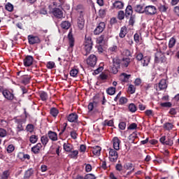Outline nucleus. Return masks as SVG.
Returning <instances> with one entry per match:
<instances>
[{
  "label": "nucleus",
  "instance_id": "nucleus-46",
  "mask_svg": "<svg viewBox=\"0 0 179 179\" xmlns=\"http://www.w3.org/2000/svg\"><path fill=\"white\" fill-rule=\"evenodd\" d=\"M6 10H8V12H12V10H13V5H12V3H8L6 5Z\"/></svg>",
  "mask_w": 179,
  "mask_h": 179
},
{
  "label": "nucleus",
  "instance_id": "nucleus-1",
  "mask_svg": "<svg viewBox=\"0 0 179 179\" xmlns=\"http://www.w3.org/2000/svg\"><path fill=\"white\" fill-rule=\"evenodd\" d=\"M92 48H93V41H92V38L90 36H87V35H85L84 50L86 52V54H85V55H87V54H90V52L92 51Z\"/></svg>",
  "mask_w": 179,
  "mask_h": 179
},
{
  "label": "nucleus",
  "instance_id": "nucleus-52",
  "mask_svg": "<svg viewBox=\"0 0 179 179\" xmlns=\"http://www.w3.org/2000/svg\"><path fill=\"white\" fill-rule=\"evenodd\" d=\"M13 150H15V146H13V145H10L8 146V148H7L8 153H12V152H13Z\"/></svg>",
  "mask_w": 179,
  "mask_h": 179
},
{
  "label": "nucleus",
  "instance_id": "nucleus-2",
  "mask_svg": "<svg viewBox=\"0 0 179 179\" xmlns=\"http://www.w3.org/2000/svg\"><path fill=\"white\" fill-rule=\"evenodd\" d=\"M78 18V27L80 30H83L85 27V19L83 18V9L77 10Z\"/></svg>",
  "mask_w": 179,
  "mask_h": 179
},
{
  "label": "nucleus",
  "instance_id": "nucleus-45",
  "mask_svg": "<svg viewBox=\"0 0 179 179\" xmlns=\"http://www.w3.org/2000/svg\"><path fill=\"white\" fill-rule=\"evenodd\" d=\"M48 69H52L55 68V63L54 62H49L46 64Z\"/></svg>",
  "mask_w": 179,
  "mask_h": 179
},
{
  "label": "nucleus",
  "instance_id": "nucleus-22",
  "mask_svg": "<svg viewBox=\"0 0 179 179\" xmlns=\"http://www.w3.org/2000/svg\"><path fill=\"white\" fill-rule=\"evenodd\" d=\"M113 7L115 9H122L124 8V2L120 1H116L113 3Z\"/></svg>",
  "mask_w": 179,
  "mask_h": 179
},
{
  "label": "nucleus",
  "instance_id": "nucleus-36",
  "mask_svg": "<svg viewBox=\"0 0 179 179\" xmlns=\"http://www.w3.org/2000/svg\"><path fill=\"white\" fill-rule=\"evenodd\" d=\"M38 141V137L36 135H31L29 138V142L31 143H36Z\"/></svg>",
  "mask_w": 179,
  "mask_h": 179
},
{
  "label": "nucleus",
  "instance_id": "nucleus-60",
  "mask_svg": "<svg viewBox=\"0 0 179 179\" xmlns=\"http://www.w3.org/2000/svg\"><path fill=\"white\" fill-rule=\"evenodd\" d=\"M105 125H108V127H113V125H114V122H113V120H106L105 121Z\"/></svg>",
  "mask_w": 179,
  "mask_h": 179
},
{
  "label": "nucleus",
  "instance_id": "nucleus-29",
  "mask_svg": "<svg viewBox=\"0 0 179 179\" xmlns=\"http://www.w3.org/2000/svg\"><path fill=\"white\" fill-rule=\"evenodd\" d=\"M119 36L121 38H124L127 36V27H122L121 28Z\"/></svg>",
  "mask_w": 179,
  "mask_h": 179
},
{
  "label": "nucleus",
  "instance_id": "nucleus-12",
  "mask_svg": "<svg viewBox=\"0 0 179 179\" xmlns=\"http://www.w3.org/2000/svg\"><path fill=\"white\" fill-rule=\"evenodd\" d=\"M33 61H34L33 56L31 55L27 56L24 59V66H31V65H33Z\"/></svg>",
  "mask_w": 179,
  "mask_h": 179
},
{
  "label": "nucleus",
  "instance_id": "nucleus-47",
  "mask_svg": "<svg viewBox=\"0 0 179 179\" xmlns=\"http://www.w3.org/2000/svg\"><path fill=\"white\" fill-rule=\"evenodd\" d=\"M6 135H7L6 130H5V129L0 128V137L5 138Z\"/></svg>",
  "mask_w": 179,
  "mask_h": 179
},
{
  "label": "nucleus",
  "instance_id": "nucleus-19",
  "mask_svg": "<svg viewBox=\"0 0 179 179\" xmlns=\"http://www.w3.org/2000/svg\"><path fill=\"white\" fill-rule=\"evenodd\" d=\"M48 136L51 139V141H55L58 140V136L55 131H49L48 133Z\"/></svg>",
  "mask_w": 179,
  "mask_h": 179
},
{
  "label": "nucleus",
  "instance_id": "nucleus-56",
  "mask_svg": "<svg viewBox=\"0 0 179 179\" xmlns=\"http://www.w3.org/2000/svg\"><path fill=\"white\" fill-rule=\"evenodd\" d=\"M136 128H138V124L132 123L129 126L128 129H136Z\"/></svg>",
  "mask_w": 179,
  "mask_h": 179
},
{
  "label": "nucleus",
  "instance_id": "nucleus-30",
  "mask_svg": "<svg viewBox=\"0 0 179 179\" xmlns=\"http://www.w3.org/2000/svg\"><path fill=\"white\" fill-rule=\"evenodd\" d=\"M17 132H20V131H23L24 129L23 127V124H22V120H17Z\"/></svg>",
  "mask_w": 179,
  "mask_h": 179
},
{
  "label": "nucleus",
  "instance_id": "nucleus-6",
  "mask_svg": "<svg viewBox=\"0 0 179 179\" xmlns=\"http://www.w3.org/2000/svg\"><path fill=\"white\" fill-rule=\"evenodd\" d=\"M116 150L110 149L109 150V159L110 162H117L118 159V152L115 151Z\"/></svg>",
  "mask_w": 179,
  "mask_h": 179
},
{
  "label": "nucleus",
  "instance_id": "nucleus-7",
  "mask_svg": "<svg viewBox=\"0 0 179 179\" xmlns=\"http://www.w3.org/2000/svg\"><path fill=\"white\" fill-rule=\"evenodd\" d=\"M104 29H106V24L104 22H100L94 29V34L99 35L100 33H103Z\"/></svg>",
  "mask_w": 179,
  "mask_h": 179
},
{
  "label": "nucleus",
  "instance_id": "nucleus-43",
  "mask_svg": "<svg viewBox=\"0 0 179 179\" xmlns=\"http://www.w3.org/2000/svg\"><path fill=\"white\" fill-rule=\"evenodd\" d=\"M42 144L45 146L48 143V137L47 136H43L41 138Z\"/></svg>",
  "mask_w": 179,
  "mask_h": 179
},
{
  "label": "nucleus",
  "instance_id": "nucleus-54",
  "mask_svg": "<svg viewBox=\"0 0 179 179\" xmlns=\"http://www.w3.org/2000/svg\"><path fill=\"white\" fill-rule=\"evenodd\" d=\"M70 135L72 139H76L78 138V134H76V131H71Z\"/></svg>",
  "mask_w": 179,
  "mask_h": 179
},
{
  "label": "nucleus",
  "instance_id": "nucleus-20",
  "mask_svg": "<svg viewBox=\"0 0 179 179\" xmlns=\"http://www.w3.org/2000/svg\"><path fill=\"white\" fill-rule=\"evenodd\" d=\"M167 88V83L166 82V80L162 79L159 83L158 89L159 90H164V89Z\"/></svg>",
  "mask_w": 179,
  "mask_h": 179
},
{
  "label": "nucleus",
  "instance_id": "nucleus-34",
  "mask_svg": "<svg viewBox=\"0 0 179 179\" xmlns=\"http://www.w3.org/2000/svg\"><path fill=\"white\" fill-rule=\"evenodd\" d=\"M106 93H108L110 96H113V94H115V87H110L106 90Z\"/></svg>",
  "mask_w": 179,
  "mask_h": 179
},
{
  "label": "nucleus",
  "instance_id": "nucleus-61",
  "mask_svg": "<svg viewBox=\"0 0 179 179\" xmlns=\"http://www.w3.org/2000/svg\"><path fill=\"white\" fill-rule=\"evenodd\" d=\"M162 107H171V103L170 102H164V103H161Z\"/></svg>",
  "mask_w": 179,
  "mask_h": 179
},
{
  "label": "nucleus",
  "instance_id": "nucleus-11",
  "mask_svg": "<svg viewBox=\"0 0 179 179\" xmlns=\"http://www.w3.org/2000/svg\"><path fill=\"white\" fill-rule=\"evenodd\" d=\"M52 13L55 17H57V19H62V17H64V13L59 8H53Z\"/></svg>",
  "mask_w": 179,
  "mask_h": 179
},
{
  "label": "nucleus",
  "instance_id": "nucleus-63",
  "mask_svg": "<svg viewBox=\"0 0 179 179\" xmlns=\"http://www.w3.org/2000/svg\"><path fill=\"white\" fill-rule=\"evenodd\" d=\"M115 169L117 171H122V165H121V164H117L115 166Z\"/></svg>",
  "mask_w": 179,
  "mask_h": 179
},
{
  "label": "nucleus",
  "instance_id": "nucleus-42",
  "mask_svg": "<svg viewBox=\"0 0 179 179\" xmlns=\"http://www.w3.org/2000/svg\"><path fill=\"white\" fill-rule=\"evenodd\" d=\"M129 110L130 113H135L136 111V106L134 103H130L129 105Z\"/></svg>",
  "mask_w": 179,
  "mask_h": 179
},
{
  "label": "nucleus",
  "instance_id": "nucleus-17",
  "mask_svg": "<svg viewBox=\"0 0 179 179\" xmlns=\"http://www.w3.org/2000/svg\"><path fill=\"white\" fill-rule=\"evenodd\" d=\"M78 116L76 113H71L69 115L67 120L69 122H77Z\"/></svg>",
  "mask_w": 179,
  "mask_h": 179
},
{
  "label": "nucleus",
  "instance_id": "nucleus-40",
  "mask_svg": "<svg viewBox=\"0 0 179 179\" xmlns=\"http://www.w3.org/2000/svg\"><path fill=\"white\" fill-rule=\"evenodd\" d=\"M124 17H125V13H124V11L122 10H120L117 14V19H119V20H124Z\"/></svg>",
  "mask_w": 179,
  "mask_h": 179
},
{
  "label": "nucleus",
  "instance_id": "nucleus-57",
  "mask_svg": "<svg viewBox=\"0 0 179 179\" xmlns=\"http://www.w3.org/2000/svg\"><path fill=\"white\" fill-rule=\"evenodd\" d=\"M136 58L137 61H142L143 59V55L142 53H138Z\"/></svg>",
  "mask_w": 179,
  "mask_h": 179
},
{
  "label": "nucleus",
  "instance_id": "nucleus-35",
  "mask_svg": "<svg viewBox=\"0 0 179 179\" xmlns=\"http://www.w3.org/2000/svg\"><path fill=\"white\" fill-rule=\"evenodd\" d=\"M78 155H79V151L78 150L71 151V153L69 155V157H71V159H75V157H76Z\"/></svg>",
  "mask_w": 179,
  "mask_h": 179
},
{
  "label": "nucleus",
  "instance_id": "nucleus-27",
  "mask_svg": "<svg viewBox=\"0 0 179 179\" xmlns=\"http://www.w3.org/2000/svg\"><path fill=\"white\" fill-rule=\"evenodd\" d=\"M9 176H10V172L8 170L4 171L0 176V179H8L9 178Z\"/></svg>",
  "mask_w": 179,
  "mask_h": 179
},
{
  "label": "nucleus",
  "instance_id": "nucleus-18",
  "mask_svg": "<svg viewBox=\"0 0 179 179\" xmlns=\"http://www.w3.org/2000/svg\"><path fill=\"white\" fill-rule=\"evenodd\" d=\"M133 12L134 11L132 10V6H127L125 10V14H124L126 19H129L130 16H134V15H132Z\"/></svg>",
  "mask_w": 179,
  "mask_h": 179
},
{
  "label": "nucleus",
  "instance_id": "nucleus-23",
  "mask_svg": "<svg viewBox=\"0 0 179 179\" xmlns=\"http://www.w3.org/2000/svg\"><path fill=\"white\" fill-rule=\"evenodd\" d=\"M101 152V148L99 145H95L93 147L92 153L96 156H100Z\"/></svg>",
  "mask_w": 179,
  "mask_h": 179
},
{
  "label": "nucleus",
  "instance_id": "nucleus-62",
  "mask_svg": "<svg viewBox=\"0 0 179 179\" xmlns=\"http://www.w3.org/2000/svg\"><path fill=\"white\" fill-rule=\"evenodd\" d=\"M134 38L136 43H139V40H140L139 34H135Z\"/></svg>",
  "mask_w": 179,
  "mask_h": 179
},
{
  "label": "nucleus",
  "instance_id": "nucleus-4",
  "mask_svg": "<svg viewBox=\"0 0 179 179\" xmlns=\"http://www.w3.org/2000/svg\"><path fill=\"white\" fill-rule=\"evenodd\" d=\"M159 141L162 145H166V146H173L174 143L173 138L170 136L166 138V136H164L160 138Z\"/></svg>",
  "mask_w": 179,
  "mask_h": 179
},
{
  "label": "nucleus",
  "instance_id": "nucleus-50",
  "mask_svg": "<svg viewBox=\"0 0 179 179\" xmlns=\"http://www.w3.org/2000/svg\"><path fill=\"white\" fill-rule=\"evenodd\" d=\"M125 169H127V170H131V171H134V164H132V163H128L126 165Z\"/></svg>",
  "mask_w": 179,
  "mask_h": 179
},
{
  "label": "nucleus",
  "instance_id": "nucleus-64",
  "mask_svg": "<svg viewBox=\"0 0 179 179\" xmlns=\"http://www.w3.org/2000/svg\"><path fill=\"white\" fill-rule=\"evenodd\" d=\"M145 115H148V117L153 115V110H145Z\"/></svg>",
  "mask_w": 179,
  "mask_h": 179
},
{
  "label": "nucleus",
  "instance_id": "nucleus-13",
  "mask_svg": "<svg viewBox=\"0 0 179 179\" xmlns=\"http://www.w3.org/2000/svg\"><path fill=\"white\" fill-rule=\"evenodd\" d=\"M2 94L5 97V99H6L7 100H13V98L15 97L13 93L8 90H3Z\"/></svg>",
  "mask_w": 179,
  "mask_h": 179
},
{
  "label": "nucleus",
  "instance_id": "nucleus-38",
  "mask_svg": "<svg viewBox=\"0 0 179 179\" xmlns=\"http://www.w3.org/2000/svg\"><path fill=\"white\" fill-rule=\"evenodd\" d=\"M176 38H171L169 43V48H173L176 45Z\"/></svg>",
  "mask_w": 179,
  "mask_h": 179
},
{
  "label": "nucleus",
  "instance_id": "nucleus-25",
  "mask_svg": "<svg viewBox=\"0 0 179 179\" xmlns=\"http://www.w3.org/2000/svg\"><path fill=\"white\" fill-rule=\"evenodd\" d=\"M129 78H131L130 74L123 73L120 75V79H122L123 82H128V80H129Z\"/></svg>",
  "mask_w": 179,
  "mask_h": 179
},
{
  "label": "nucleus",
  "instance_id": "nucleus-5",
  "mask_svg": "<svg viewBox=\"0 0 179 179\" xmlns=\"http://www.w3.org/2000/svg\"><path fill=\"white\" fill-rule=\"evenodd\" d=\"M120 68V60L117 59H113V65L111 66V72L115 74L118 72V69Z\"/></svg>",
  "mask_w": 179,
  "mask_h": 179
},
{
  "label": "nucleus",
  "instance_id": "nucleus-8",
  "mask_svg": "<svg viewBox=\"0 0 179 179\" xmlns=\"http://www.w3.org/2000/svg\"><path fill=\"white\" fill-rule=\"evenodd\" d=\"M155 62L157 64L159 62H166V57L160 52L155 53Z\"/></svg>",
  "mask_w": 179,
  "mask_h": 179
},
{
  "label": "nucleus",
  "instance_id": "nucleus-28",
  "mask_svg": "<svg viewBox=\"0 0 179 179\" xmlns=\"http://www.w3.org/2000/svg\"><path fill=\"white\" fill-rule=\"evenodd\" d=\"M22 83L24 85H27L30 82V76H23L21 77Z\"/></svg>",
  "mask_w": 179,
  "mask_h": 179
},
{
  "label": "nucleus",
  "instance_id": "nucleus-21",
  "mask_svg": "<svg viewBox=\"0 0 179 179\" xmlns=\"http://www.w3.org/2000/svg\"><path fill=\"white\" fill-rule=\"evenodd\" d=\"M68 38L69 42V47L70 48H73V45H75V39L73 38V35H72V32L69 33Z\"/></svg>",
  "mask_w": 179,
  "mask_h": 179
},
{
  "label": "nucleus",
  "instance_id": "nucleus-9",
  "mask_svg": "<svg viewBox=\"0 0 179 179\" xmlns=\"http://www.w3.org/2000/svg\"><path fill=\"white\" fill-rule=\"evenodd\" d=\"M107 40H108V35L107 34H104L96 38V43L100 45H103V44L107 42Z\"/></svg>",
  "mask_w": 179,
  "mask_h": 179
},
{
  "label": "nucleus",
  "instance_id": "nucleus-58",
  "mask_svg": "<svg viewBox=\"0 0 179 179\" xmlns=\"http://www.w3.org/2000/svg\"><path fill=\"white\" fill-rule=\"evenodd\" d=\"M34 128V127L33 126V124H28L27 126V131H28V132H33Z\"/></svg>",
  "mask_w": 179,
  "mask_h": 179
},
{
  "label": "nucleus",
  "instance_id": "nucleus-37",
  "mask_svg": "<svg viewBox=\"0 0 179 179\" xmlns=\"http://www.w3.org/2000/svg\"><path fill=\"white\" fill-rule=\"evenodd\" d=\"M40 97L43 101H45V100L48 99V94H47L45 92H42L40 93Z\"/></svg>",
  "mask_w": 179,
  "mask_h": 179
},
{
  "label": "nucleus",
  "instance_id": "nucleus-44",
  "mask_svg": "<svg viewBox=\"0 0 179 179\" xmlns=\"http://www.w3.org/2000/svg\"><path fill=\"white\" fill-rule=\"evenodd\" d=\"M59 113V112L55 108L50 109V114H51V115H52V117H57V115H58Z\"/></svg>",
  "mask_w": 179,
  "mask_h": 179
},
{
  "label": "nucleus",
  "instance_id": "nucleus-53",
  "mask_svg": "<svg viewBox=\"0 0 179 179\" xmlns=\"http://www.w3.org/2000/svg\"><path fill=\"white\" fill-rule=\"evenodd\" d=\"M128 101V99L124 96H122L120 99V104H127V102Z\"/></svg>",
  "mask_w": 179,
  "mask_h": 179
},
{
  "label": "nucleus",
  "instance_id": "nucleus-55",
  "mask_svg": "<svg viewBox=\"0 0 179 179\" xmlns=\"http://www.w3.org/2000/svg\"><path fill=\"white\" fill-rule=\"evenodd\" d=\"M85 179H96V176L92 173H89L85 176Z\"/></svg>",
  "mask_w": 179,
  "mask_h": 179
},
{
  "label": "nucleus",
  "instance_id": "nucleus-51",
  "mask_svg": "<svg viewBox=\"0 0 179 179\" xmlns=\"http://www.w3.org/2000/svg\"><path fill=\"white\" fill-rule=\"evenodd\" d=\"M119 128L120 129H122V131H124L125 128H127V123L122 122L119 124Z\"/></svg>",
  "mask_w": 179,
  "mask_h": 179
},
{
  "label": "nucleus",
  "instance_id": "nucleus-49",
  "mask_svg": "<svg viewBox=\"0 0 179 179\" xmlns=\"http://www.w3.org/2000/svg\"><path fill=\"white\" fill-rule=\"evenodd\" d=\"M135 86H134V85H130L128 87V92L131 93V94H134V93H135Z\"/></svg>",
  "mask_w": 179,
  "mask_h": 179
},
{
  "label": "nucleus",
  "instance_id": "nucleus-10",
  "mask_svg": "<svg viewBox=\"0 0 179 179\" xmlns=\"http://www.w3.org/2000/svg\"><path fill=\"white\" fill-rule=\"evenodd\" d=\"M97 63V57L94 55H91L87 59V64L90 65V66H94Z\"/></svg>",
  "mask_w": 179,
  "mask_h": 179
},
{
  "label": "nucleus",
  "instance_id": "nucleus-39",
  "mask_svg": "<svg viewBox=\"0 0 179 179\" xmlns=\"http://www.w3.org/2000/svg\"><path fill=\"white\" fill-rule=\"evenodd\" d=\"M164 128L166 129V131H171V129H173V124L170 122L165 123L164 124Z\"/></svg>",
  "mask_w": 179,
  "mask_h": 179
},
{
  "label": "nucleus",
  "instance_id": "nucleus-15",
  "mask_svg": "<svg viewBox=\"0 0 179 179\" xmlns=\"http://www.w3.org/2000/svg\"><path fill=\"white\" fill-rule=\"evenodd\" d=\"M113 148L115 150H120V144L121 143V140L118 137H114L113 138Z\"/></svg>",
  "mask_w": 179,
  "mask_h": 179
},
{
  "label": "nucleus",
  "instance_id": "nucleus-3",
  "mask_svg": "<svg viewBox=\"0 0 179 179\" xmlns=\"http://www.w3.org/2000/svg\"><path fill=\"white\" fill-rule=\"evenodd\" d=\"M144 13L150 15H156L157 13V9L155 6H147L144 8Z\"/></svg>",
  "mask_w": 179,
  "mask_h": 179
},
{
  "label": "nucleus",
  "instance_id": "nucleus-26",
  "mask_svg": "<svg viewBox=\"0 0 179 179\" xmlns=\"http://www.w3.org/2000/svg\"><path fill=\"white\" fill-rule=\"evenodd\" d=\"M63 148H64V150H65V152H71V151H72V149H73V147L72 146V145H71L68 143H65L63 145Z\"/></svg>",
  "mask_w": 179,
  "mask_h": 179
},
{
  "label": "nucleus",
  "instance_id": "nucleus-41",
  "mask_svg": "<svg viewBox=\"0 0 179 179\" xmlns=\"http://www.w3.org/2000/svg\"><path fill=\"white\" fill-rule=\"evenodd\" d=\"M78 73H79V71H78V69H73L71 70V71H70V75H71V76H72L73 78H76V76H78Z\"/></svg>",
  "mask_w": 179,
  "mask_h": 179
},
{
  "label": "nucleus",
  "instance_id": "nucleus-24",
  "mask_svg": "<svg viewBox=\"0 0 179 179\" xmlns=\"http://www.w3.org/2000/svg\"><path fill=\"white\" fill-rule=\"evenodd\" d=\"M149 62H150V57L148 56L144 57L141 60V64L143 66H148V65H149Z\"/></svg>",
  "mask_w": 179,
  "mask_h": 179
},
{
  "label": "nucleus",
  "instance_id": "nucleus-16",
  "mask_svg": "<svg viewBox=\"0 0 179 179\" xmlns=\"http://www.w3.org/2000/svg\"><path fill=\"white\" fill-rule=\"evenodd\" d=\"M41 148H43V145H41V143H38L35 146L31 148V152H33L35 155H37L40 153Z\"/></svg>",
  "mask_w": 179,
  "mask_h": 179
},
{
  "label": "nucleus",
  "instance_id": "nucleus-32",
  "mask_svg": "<svg viewBox=\"0 0 179 179\" xmlns=\"http://www.w3.org/2000/svg\"><path fill=\"white\" fill-rule=\"evenodd\" d=\"M135 10L138 13H145V8H143V6H142L141 5H137L135 7Z\"/></svg>",
  "mask_w": 179,
  "mask_h": 179
},
{
  "label": "nucleus",
  "instance_id": "nucleus-14",
  "mask_svg": "<svg viewBox=\"0 0 179 179\" xmlns=\"http://www.w3.org/2000/svg\"><path fill=\"white\" fill-rule=\"evenodd\" d=\"M28 40L29 44H38L40 43V38L38 36H29Z\"/></svg>",
  "mask_w": 179,
  "mask_h": 179
},
{
  "label": "nucleus",
  "instance_id": "nucleus-31",
  "mask_svg": "<svg viewBox=\"0 0 179 179\" xmlns=\"http://www.w3.org/2000/svg\"><path fill=\"white\" fill-rule=\"evenodd\" d=\"M62 29H64L65 30H68L69 27H71V23L68 21L62 22L61 24Z\"/></svg>",
  "mask_w": 179,
  "mask_h": 179
},
{
  "label": "nucleus",
  "instance_id": "nucleus-48",
  "mask_svg": "<svg viewBox=\"0 0 179 179\" xmlns=\"http://www.w3.org/2000/svg\"><path fill=\"white\" fill-rule=\"evenodd\" d=\"M129 24L131 25V26H134V23H135V15H131L129 17Z\"/></svg>",
  "mask_w": 179,
  "mask_h": 179
},
{
  "label": "nucleus",
  "instance_id": "nucleus-59",
  "mask_svg": "<svg viewBox=\"0 0 179 179\" xmlns=\"http://www.w3.org/2000/svg\"><path fill=\"white\" fill-rule=\"evenodd\" d=\"M85 171L87 173H90V171H92V165L89 164H85Z\"/></svg>",
  "mask_w": 179,
  "mask_h": 179
},
{
  "label": "nucleus",
  "instance_id": "nucleus-33",
  "mask_svg": "<svg viewBox=\"0 0 179 179\" xmlns=\"http://www.w3.org/2000/svg\"><path fill=\"white\" fill-rule=\"evenodd\" d=\"M33 172L34 171L32 169H28L24 173V178H30V177L33 176Z\"/></svg>",
  "mask_w": 179,
  "mask_h": 179
}]
</instances>
